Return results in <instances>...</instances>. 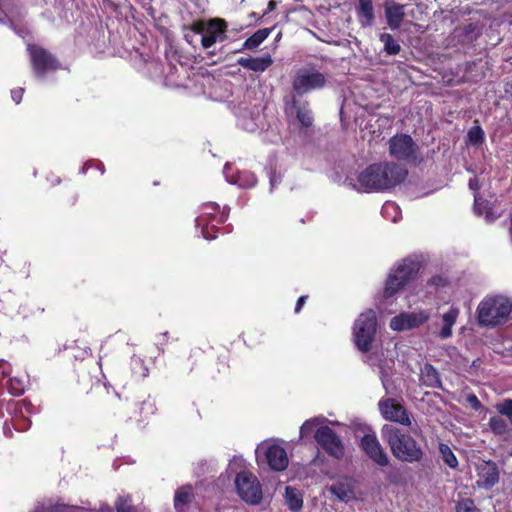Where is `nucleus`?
<instances>
[{
  "instance_id": "nucleus-1",
  "label": "nucleus",
  "mask_w": 512,
  "mask_h": 512,
  "mask_svg": "<svg viewBox=\"0 0 512 512\" xmlns=\"http://www.w3.org/2000/svg\"><path fill=\"white\" fill-rule=\"evenodd\" d=\"M407 176V170L396 163H378L367 167L358 177L365 191L387 190L400 184Z\"/></svg>"
},
{
  "instance_id": "nucleus-2",
  "label": "nucleus",
  "mask_w": 512,
  "mask_h": 512,
  "mask_svg": "<svg viewBox=\"0 0 512 512\" xmlns=\"http://www.w3.org/2000/svg\"><path fill=\"white\" fill-rule=\"evenodd\" d=\"M340 425L338 421H330L324 416H317L306 420L300 428V437L305 438L314 433L316 442L332 457L342 459L345 455V447L341 439L328 426Z\"/></svg>"
},
{
  "instance_id": "nucleus-3",
  "label": "nucleus",
  "mask_w": 512,
  "mask_h": 512,
  "mask_svg": "<svg viewBox=\"0 0 512 512\" xmlns=\"http://www.w3.org/2000/svg\"><path fill=\"white\" fill-rule=\"evenodd\" d=\"M381 434L398 460L407 463L422 460V448L411 435L392 425H384Z\"/></svg>"
},
{
  "instance_id": "nucleus-4",
  "label": "nucleus",
  "mask_w": 512,
  "mask_h": 512,
  "mask_svg": "<svg viewBox=\"0 0 512 512\" xmlns=\"http://www.w3.org/2000/svg\"><path fill=\"white\" fill-rule=\"evenodd\" d=\"M512 311V301L504 295H488L477 307V320L481 326L496 327L506 323Z\"/></svg>"
},
{
  "instance_id": "nucleus-5",
  "label": "nucleus",
  "mask_w": 512,
  "mask_h": 512,
  "mask_svg": "<svg viewBox=\"0 0 512 512\" xmlns=\"http://www.w3.org/2000/svg\"><path fill=\"white\" fill-rule=\"evenodd\" d=\"M415 276V265L413 262H406L399 264L397 268L391 273L386 281L385 289L382 299L379 303V308L386 310L388 313H393V309H388L392 305V298L394 295L405 286L409 285Z\"/></svg>"
},
{
  "instance_id": "nucleus-6",
  "label": "nucleus",
  "mask_w": 512,
  "mask_h": 512,
  "mask_svg": "<svg viewBox=\"0 0 512 512\" xmlns=\"http://www.w3.org/2000/svg\"><path fill=\"white\" fill-rule=\"evenodd\" d=\"M326 76L313 67H302L297 69L292 76V92L295 97H301L312 91L325 87Z\"/></svg>"
},
{
  "instance_id": "nucleus-7",
  "label": "nucleus",
  "mask_w": 512,
  "mask_h": 512,
  "mask_svg": "<svg viewBox=\"0 0 512 512\" xmlns=\"http://www.w3.org/2000/svg\"><path fill=\"white\" fill-rule=\"evenodd\" d=\"M229 210L225 207L220 211V207L215 202L204 203L200 207V213L195 222L196 226L201 228L203 238L212 240L216 238V224L224 222L228 217Z\"/></svg>"
},
{
  "instance_id": "nucleus-8",
  "label": "nucleus",
  "mask_w": 512,
  "mask_h": 512,
  "mask_svg": "<svg viewBox=\"0 0 512 512\" xmlns=\"http://www.w3.org/2000/svg\"><path fill=\"white\" fill-rule=\"evenodd\" d=\"M376 314L373 310H367L359 315L353 327V337L356 347L367 352L376 334Z\"/></svg>"
},
{
  "instance_id": "nucleus-9",
  "label": "nucleus",
  "mask_w": 512,
  "mask_h": 512,
  "mask_svg": "<svg viewBox=\"0 0 512 512\" xmlns=\"http://www.w3.org/2000/svg\"><path fill=\"white\" fill-rule=\"evenodd\" d=\"M237 495L249 505H258L262 502L263 491L257 476L250 471L238 472L235 480Z\"/></svg>"
},
{
  "instance_id": "nucleus-10",
  "label": "nucleus",
  "mask_w": 512,
  "mask_h": 512,
  "mask_svg": "<svg viewBox=\"0 0 512 512\" xmlns=\"http://www.w3.org/2000/svg\"><path fill=\"white\" fill-rule=\"evenodd\" d=\"M256 458L258 462H266L272 470L283 471L288 466V456L286 450L273 440L261 442L256 448Z\"/></svg>"
},
{
  "instance_id": "nucleus-11",
  "label": "nucleus",
  "mask_w": 512,
  "mask_h": 512,
  "mask_svg": "<svg viewBox=\"0 0 512 512\" xmlns=\"http://www.w3.org/2000/svg\"><path fill=\"white\" fill-rule=\"evenodd\" d=\"M192 32L201 35V44L204 49H209L217 41L223 39L226 24L223 20L213 19L208 22L196 21L191 26Z\"/></svg>"
},
{
  "instance_id": "nucleus-12",
  "label": "nucleus",
  "mask_w": 512,
  "mask_h": 512,
  "mask_svg": "<svg viewBox=\"0 0 512 512\" xmlns=\"http://www.w3.org/2000/svg\"><path fill=\"white\" fill-rule=\"evenodd\" d=\"M388 151L392 158L399 161H415L418 154V146L407 134H396L388 142Z\"/></svg>"
},
{
  "instance_id": "nucleus-13",
  "label": "nucleus",
  "mask_w": 512,
  "mask_h": 512,
  "mask_svg": "<svg viewBox=\"0 0 512 512\" xmlns=\"http://www.w3.org/2000/svg\"><path fill=\"white\" fill-rule=\"evenodd\" d=\"M28 51L31 58L34 74L37 78L43 79L50 72L59 68L58 61L45 49L29 45Z\"/></svg>"
},
{
  "instance_id": "nucleus-14",
  "label": "nucleus",
  "mask_w": 512,
  "mask_h": 512,
  "mask_svg": "<svg viewBox=\"0 0 512 512\" xmlns=\"http://www.w3.org/2000/svg\"><path fill=\"white\" fill-rule=\"evenodd\" d=\"M431 317L430 310L420 309L412 312H402L394 316L389 323L393 331H406L421 327Z\"/></svg>"
},
{
  "instance_id": "nucleus-15",
  "label": "nucleus",
  "mask_w": 512,
  "mask_h": 512,
  "mask_svg": "<svg viewBox=\"0 0 512 512\" xmlns=\"http://www.w3.org/2000/svg\"><path fill=\"white\" fill-rule=\"evenodd\" d=\"M360 446L365 454L377 465L385 467L389 464V456L374 433L365 434L361 439Z\"/></svg>"
},
{
  "instance_id": "nucleus-16",
  "label": "nucleus",
  "mask_w": 512,
  "mask_h": 512,
  "mask_svg": "<svg viewBox=\"0 0 512 512\" xmlns=\"http://www.w3.org/2000/svg\"><path fill=\"white\" fill-rule=\"evenodd\" d=\"M379 409L384 419L397 422L401 425H411L410 417L402 405L393 399H383L379 402Z\"/></svg>"
},
{
  "instance_id": "nucleus-17",
  "label": "nucleus",
  "mask_w": 512,
  "mask_h": 512,
  "mask_svg": "<svg viewBox=\"0 0 512 512\" xmlns=\"http://www.w3.org/2000/svg\"><path fill=\"white\" fill-rule=\"evenodd\" d=\"M356 480L351 476H339L328 487V490L339 501L348 503L355 499Z\"/></svg>"
},
{
  "instance_id": "nucleus-18",
  "label": "nucleus",
  "mask_w": 512,
  "mask_h": 512,
  "mask_svg": "<svg viewBox=\"0 0 512 512\" xmlns=\"http://www.w3.org/2000/svg\"><path fill=\"white\" fill-rule=\"evenodd\" d=\"M286 113L290 117L295 116L303 127L312 125L313 117L309 104L306 101H300L295 96H292L291 100L286 103Z\"/></svg>"
},
{
  "instance_id": "nucleus-19",
  "label": "nucleus",
  "mask_w": 512,
  "mask_h": 512,
  "mask_svg": "<svg viewBox=\"0 0 512 512\" xmlns=\"http://www.w3.org/2000/svg\"><path fill=\"white\" fill-rule=\"evenodd\" d=\"M478 479L476 481L479 487L489 489L499 480V471L495 463L491 461H482L476 466Z\"/></svg>"
},
{
  "instance_id": "nucleus-20",
  "label": "nucleus",
  "mask_w": 512,
  "mask_h": 512,
  "mask_svg": "<svg viewBox=\"0 0 512 512\" xmlns=\"http://www.w3.org/2000/svg\"><path fill=\"white\" fill-rule=\"evenodd\" d=\"M223 174L230 184L237 185L239 188H251L257 182L256 177L252 172H234L233 167L228 163L224 166Z\"/></svg>"
},
{
  "instance_id": "nucleus-21",
  "label": "nucleus",
  "mask_w": 512,
  "mask_h": 512,
  "mask_svg": "<svg viewBox=\"0 0 512 512\" xmlns=\"http://www.w3.org/2000/svg\"><path fill=\"white\" fill-rule=\"evenodd\" d=\"M460 309L454 305L441 314L439 322V331L437 333L440 339H448L453 334V327L459 317Z\"/></svg>"
},
{
  "instance_id": "nucleus-22",
  "label": "nucleus",
  "mask_w": 512,
  "mask_h": 512,
  "mask_svg": "<svg viewBox=\"0 0 512 512\" xmlns=\"http://www.w3.org/2000/svg\"><path fill=\"white\" fill-rule=\"evenodd\" d=\"M385 17L390 29L399 28L405 17V5L391 3L385 5Z\"/></svg>"
},
{
  "instance_id": "nucleus-23",
  "label": "nucleus",
  "mask_w": 512,
  "mask_h": 512,
  "mask_svg": "<svg viewBox=\"0 0 512 512\" xmlns=\"http://www.w3.org/2000/svg\"><path fill=\"white\" fill-rule=\"evenodd\" d=\"M273 60L270 55H266L263 57L257 58H240L238 60L239 65L242 67L255 71V72H263L265 71L271 64Z\"/></svg>"
},
{
  "instance_id": "nucleus-24",
  "label": "nucleus",
  "mask_w": 512,
  "mask_h": 512,
  "mask_svg": "<svg viewBox=\"0 0 512 512\" xmlns=\"http://www.w3.org/2000/svg\"><path fill=\"white\" fill-rule=\"evenodd\" d=\"M357 13L362 26H371L374 20L372 0H359Z\"/></svg>"
},
{
  "instance_id": "nucleus-25",
  "label": "nucleus",
  "mask_w": 512,
  "mask_h": 512,
  "mask_svg": "<svg viewBox=\"0 0 512 512\" xmlns=\"http://www.w3.org/2000/svg\"><path fill=\"white\" fill-rule=\"evenodd\" d=\"M285 503L292 511H299L303 506V497L299 490L291 486L285 488Z\"/></svg>"
},
{
  "instance_id": "nucleus-26",
  "label": "nucleus",
  "mask_w": 512,
  "mask_h": 512,
  "mask_svg": "<svg viewBox=\"0 0 512 512\" xmlns=\"http://www.w3.org/2000/svg\"><path fill=\"white\" fill-rule=\"evenodd\" d=\"M271 33V29L264 28L256 31L244 42L243 46L247 49H254L258 47L264 40L268 38Z\"/></svg>"
},
{
  "instance_id": "nucleus-27",
  "label": "nucleus",
  "mask_w": 512,
  "mask_h": 512,
  "mask_svg": "<svg viewBox=\"0 0 512 512\" xmlns=\"http://www.w3.org/2000/svg\"><path fill=\"white\" fill-rule=\"evenodd\" d=\"M382 216L392 222H398L401 219V210L394 202H386L381 209Z\"/></svg>"
},
{
  "instance_id": "nucleus-28",
  "label": "nucleus",
  "mask_w": 512,
  "mask_h": 512,
  "mask_svg": "<svg viewBox=\"0 0 512 512\" xmlns=\"http://www.w3.org/2000/svg\"><path fill=\"white\" fill-rule=\"evenodd\" d=\"M421 377L427 386L436 387L439 384L438 373L436 369L429 364H425L421 369Z\"/></svg>"
},
{
  "instance_id": "nucleus-29",
  "label": "nucleus",
  "mask_w": 512,
  "mask_h": 512,
  "mask_svg": "<svg viewBox=\"0 0 512 512\" xmlns=\"http://www.w3.org/2000/svg\"><path fill=\"white\" fill-rule=\"evenodd\" d=\"M192 489L190 486L179 488L175 493L174 505L176 509L181 508L191 501Z\"/></svg>"
},
{
  "instance_id": "nucleus-30",
  "label": "nucleus",
  "mask_w": 512,
  "mask_h": 512,
  "mask_svg": "<svg viewBox=\"0 0 512 512\" xmlns=\"http://www.w3.org/2000/svg\"><path fill=\"white\" fill-rule=\"evenodd\" d=\"M380 41L384 44V49L388 54L396 55L400 52V45L391 34H381Z\"/></svg>"
},
{
  "instance_id": "nucleus-31",
  "label": "nucleus",
  "mask_w": 512,
  "mask_h": 512,
  "mask_svg": "<svg viewBox=\"0 0 512 512\" xmlns=\"http://www.w3.org/2000/svg\"><path fill=\"white\" fill-rule=\"evenodd\" d=\"M439 452L441 454V457L443 461L450 467V468H456L458 466V460L451 450V448L444 443L439 444Z\"/></svg>"
},
{
  "instance_id": "nucleus-32",
  "label": "nucleus",
  "mask_w": 512,
  "mask_h": 512,
  "mask_svg": "<svg viewBox=\"0 0 512 512\" xmlns=\"http://www.w3.org/2000/svg\"><path fill=\"white\" fill-rule=\"evenodd\" d=\"M8 388L11 394L20 396L26 388V381L23 378L13 377L8 382Z\"/></svg>"
},
{
  "instance_id": "nucleus-33",
  "label": "nucleus",
  "mask_w": 512,
  "mask_h": 512,
  "mask_svg": "<svg viewBox=\"0 0 512 512\" xmlns=\"http://www.w3.org/2000/svg\"><path fill=\"white\" fill-rule=\"evenodd\" d=\"M467 137L471 144H479L484 139V132L481 127L474 126L468 131Z\"/></svg>"
},
{
  "instance_id": "nucleus-34",
  "label": "nucleus",
  "mask_w": 512,
  "mask_h": 512,
  "mask_svg": "<svg viewBox=\"0 0 512 512\" xmlns=\"http://www.w3.org/2000/svg\"><path fill=\"white\" fill-rule=\"evenodd\" d=\"M489 425L492 431L497 434H504L507 430L506 421L500 417H492L489 421Z\"/></svg>"
},
{
  "instance_id": "nucleus-35",
  "label": "nucleus",
  "mask_w": 512,
  "mask_h": 512,
  "mask_svg": "<svg viewBox=\"0 0 512 512\" xmlns=\"http://www.w3.org/2000/svg\"><path fill=\"white\" fill-rule=\"evenodd\" d=\"M456 512H480L471 499H462L457 503Z\"/></svg>"
},
{
  "instance_id": "nucleus-36",
  "label": "nucleus",
  "mask_w": 512,
  "mask_h": 512,
  "mask_svg": "<svg viewBox=\"0 0 512 512\" xmlns=\"http://www.w3.org/2000/svg\"><path fill=\"white\" fill-rule=\"evenodd\" d=\"M496 409L500 414L507 416L512 423V400L511 399H506L503 402L497 404Z\"/></svg>"
},
{
  "instance_id": "nucleus-37",
  "label": "nucleus",
  "mask_w": 512,
  "mask_h": 512,
  "mask_svg": "<svg viewBox=\"0 0 512 512\" xmlns=\"http://www.w3.org/2000/svg\"><path fill=\"white\" fill-rule=\"evenodd\" d=\"M115 506L118 512H129L131 509V498L129 496H119Z\"/></svg>"
},
{
  "instance_id": "nucleus-38",
  "label": "nucleus",
  "mask_w": 512,
  "mask_h": 512,
  "mask_svg": "<svg viewBox=\"0 0 512 512\" xmlns=\"http://www.w3.org/2000/svg\"><path fill=\"white\" fill-rule=\"evenodd\" d=\"M239 125L248 132H255L258 128V124L254 119L247 120L244 117L239 118Z\"/></svg>"
},
{
  "instance_id": "nucleus-39",
  "label": "nucleus",
  "mask_w": 512,
  "mask_h": 512,
  "mask_svg": "<svg viewBox=\"0 0 512 512\" xmlns=\"http://www.w3.org/2000/svg\"><path fill=\"white\" fill-rule=\"evenodd\" d=\"M466 400L467 402L469 403V405L474 409V410H479L481 408V403L479 401V399L477 398L476 395L474 394H469L467 397H466Z\"/></svg>"
},
{
  "instance_id": "nucleus-40",
  "label": "nucleus",
  "mask_w": 512,
  "mask_h": 512,
  "mask_svg": "<svg viewBox=\"0 0 512 512\" xmlns=\"http://www.w3.org/2000/svg\"><path fill=\"white\" fill-rule=\"evenodd\" d=\"M23 92L24 90L22 88L14 89L11 91V97L16 104L20 103L23 96Z\"/></svg>"
},
{
  "instance_id": "nucleus-41",
  "label": "nucleus",
  "mask_w": 512,
  "mask_h": 512,
  "mask_svg": "<svg viewBox=\"0 0 512 512\" xmlns=\"http://www.w3.org/2000/svg\"><path fill=\"white\" fill-rule=\"evenodd\" d=\"M14 17L11 11L6 12L1 6H0V22L4 23L6 19L11 20Z\"/></svg>"
},
{
  "instance_id": "nucleus-42",
  "label": "nucleus",
  "mask_w": 512,
  "mask_h": 512,
  "mask_svg": "<svg viewBox=\"0 0 512 512\" xmlns=\"http://www.w3.org/2000/svg\"><path fill=\"white\" fill-rule=\"evenodd\" d=\"M483 201H481V198L478 197L477 194L474 195V209L476 213L481 214L482 213V205Z\"/></svg>"
},
{
  "instance_id": "nucleus-43",
  "label": "nucleus",
  "mask_w": 512,
  "mask_h": 512,
  "mask_svg": "<svg viewBox=\"0 0 512 512\" xmlns=\"http://www.w3.org/2000/svg\"><path fill=\"white\" fill-rule=\"evenodd\" d=\"M468 185H469V188L471 190H473V191H477L479 189V187H480L479 186V181H478V179L476 177L475 178H471L469 180Z\"/></svg>"
},
{
  "instance_id": "nucleus-44",
  "label": "nucleus",
  "mask_w": 512,
  "mask_h": 512,
  "mask_svg": "<svg viewBox=\"0 0 512 512\" xmlns=\"http://www.w3.org/2000/svg\"><path fill=\"white\" fill-rule=\"evenodd\" d=\"M305 300H306V296H301V297L298 299V301H297V303H296V307H295V312H296V313H298V312L301 310L302 306H303V305H304V303H305Z\"/></svg>"
},
{
  "instance_id": "nucleus-45",
  "label": "nucleus",
  "mask_w": 512,
  "mask_h": 512,
  "mask_svg": "<svg viewBox=\"0 0 512 512\" xmlns=\"http://www.w3.org/2000/svg\"><path fill=\"white\" fill-rule=\"evenodd\" d=\"M275 7H276V2L273 0L269 1L268 10L266 13L273 11L275 9Z\"/></svg>"
},
{
  "instance_id": "nucleus-46",
  "label": "nucleus",
  "mask_w": 512,
  "mask_h": 512,
  "mask_svg": "<svg viewBox=\"0 0 512 512\" xmlns=\"http://www.w3.org/2000/svg\"><path fill=\"white\" fill-rule=\"evenodd\" d=\"M381 380H382V384L384 386V388L387 390V380L385 379L384 375L382 374L381 375Z\"/></svg>"
},
{
  "instance_id": "nucleus-47",
  "label": "nucleus",
  "mask_w": 512,
  "mask_h": 512,
  "mask_svg": "<svg viewBox=\"0 0 512 512\" xmlns=\"http://www.w3.org/2000/svg\"><path fill=\"white\" fill-rule=\"evenodd\" d=\"M270 183H271V186H272V187L275 185L276 180H275V178H274V177H272V178L270 179Z\"/></svg>"
},
{
  "instance_id": "nucleus-48",
  "label": "nucleus",
  "mask_w": 512,
  "mask_h": 512,
  "mask_svg": "<svg viewBox=\"0 0 512 512\" xmlns=\"http://www.w3.org/2000/svg\"><path fill=\"white\" fill-rule=\"evenodd\" d=\"M436 281H438V282H442V279H441V278H438V279H436V278H435V279H433V282H436Z\"/></svg>"
},
{
  "instance_id": "nucleus-49",
  "label": "nucleus",
  "mask_w": 512,
  "mask_h": 512,
  "mask_svg": "<svg viewBox=\"0 0 512 512\" xmlns=\"http://www.w3.org/2000/svg\"><path fill=\"white\" fill-rule=\"evenodd\" d=\"M4 363V360H0V365H3Z\"/></svg>"
}]
</instances>
